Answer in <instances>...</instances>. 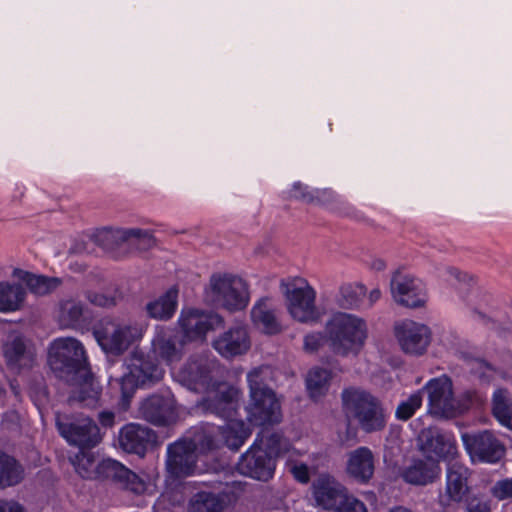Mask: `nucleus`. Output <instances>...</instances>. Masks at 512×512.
<instances>
[{"label": "nucleus", "mask_w": 512, "mask_h": 512, "mask_svg": "<svg viewBox=\"0 0 512 512\" xmlns=\"http://www.w3.org/2000/svg\"><path fill=\"white\" fill-rule=\"evenodd\" d=\"M49 363L60 378L81 384L79 395L74 394L70 401L96 400L98 391L93 387L92 377L88 374L86 352L79 340L72 337L55 339L50 346Z\"/></svg>", "instance_id": "obj_1"}, {"label": "nucleus", "mask_w": 512, "mask_h": 512, "mask_svg": "<svg viewBox=\"0 0 512 512\" xmlns=\"http://www.w3.org/2000/svg\"><path fill=\"white\" fill-rule=\"evenodd\" d=\"M206 397L203 400L204 408L227 420L221 427V434L225 444L231 449H239L250 436V428L242 421L234 418L241 391L227 383L214 382L208 391H204Z\"/></svg>", "instance_id": "obj_2"}, {"label": "nucleus", "mask_w": 512, "mask_h": 512, "mask_svg": "<svg viewBox=\"0 0 512 512\" xmlns=\"http://www.w3.org/2000/svg\"><path fill=\"white\" fill-rule=\"evenodd\" d=\"M325 335L334 354L342 357L357 356L368 339V324L356 314L337 312L326 322Z\"/></svg>", "instance_id": "obj_3"}, {"label": "nucleus", "mask_w": 512, "mask_h": 512, "mask_svg": "<svg viewBox=\"0 0 512 512\" xmlns=\"http://www.w3.org/2000/svg\"><path fill=\"white\" fill-rule=\"evenodd\" d=\"M71 462L82 478L111 479L135 494H142L147 489V484L142 478L116 460L105 459L97 463L93 453L80 451Z\"/></svg>", "instance_id": "obj_4"}, {"label": "nucleus", "mask_w": 512, "mask_h": 512, "mask_svg": "<svg viewBox=\"0 0 512 512\" xmlns=\"http://www.w3.org/2000/svg\"><path fill=\"white\" fill-rule=\"evenodd\" d=\"M342 403L346 417L356 421L364 432L381 431L386 426V414L380 401L367 391L345 389L342 392Z\"/></svg>", "instance_id": "obj_5"}, {"label": "nucleus", "mask_w": 512, "mask_h": 512, "mask_svg": "<svg viewBox=\"0 0 512 512\" xmlns=\"http://www.w3.org/2000/svg\"><path fill=\"white\" fill-rule=\"evenodd\" d=\"M205 301L235 312L245 309L250 301L247 283L230 273H214L204 289Z\"/></svg>", "instance_id": "obj_6"}, {"label": "nucleus", "mask_w": 512, "mask_h": 512, "mask_svg": "<svg viewBox=\"0 0 512 512\" xmlns=\"http://www.w3.org/2000/svg\"><path fill=\"white\" fill-rule=\"evenodd\" d=\"M145 326L135 321L103 320L93 330V335L106 353L120 355L140 341Z\"/></svg>", "instance_id": "obj_7"}, {"label": "nucleus", "mask_w": 512, "mask_h": 512, "mask_svg": "<svg viewBox=\"0 0 512 512\" xmlns=\"http://www.w3.org/2000/svg\"><path fill=\"white\" fill-rule=\"evenodd\" d=\"M317 506L334 512H368L364 502L350 494L347 488L329 474H321L312 484Z\"/></svg>", "instance_id": "obj_8"}, {"label": "nucleus", "mask_w": 512, "mask_h": 512, "mask_svg": "<svg viewBox=\"0 0 512 512\" xmlns=\"http://www.w3.org/2000/svg\"><path fill=\"white\" fill-rule=\"evenodd\" d=\"M427 394V413L434 418L449 420L463 414L467 407L454 395L453 382L447 375L430 379L422 388Z\"/></svg>", "instance_id": "obj_9"}, {"label": "nucleus", "mask_w": 512, "mask_h": 512, "mask_svg": "<svg viewBox=\"0 0 512 512\" xmlns=\"http://www.w3.org/2000/svg\"><path fill=\"white\" fill-rule=\"evenodd\" d=\"M281 291L286 299L287 310L298 322H315L319 318L316 307V291L304 278L282 280Z\"/></svg>", "instance_id": "obj_10"}, {"label": "nucleus", "mask_w": 512, "mask_h": 512, "mask_svg": "<svg viewBox=\"0 0 512 512\" xmlns=\"http://www.w3.org/2000/svg\"><path fill=\"white\" fill-rule=\"evenodd\" d=\"M163 374L161 367L143 354L134 352L129 359L127 372L119 381L123 401L128 402L137 387L150 386L159 382Z\"/></svg>", "instance_id": "obj_11"}, {"label": "nucleus", "mask_w": 512, "mask_h": 512, "mask_svg": "<svg viewBox=\"0 0 512 512\" xmlns=\"http://www.w3.org/2000/svg\"><path fill=\"white\" fill-rule=\"evenodd\" d=\"M393 334L401 351L413 357L425 355L432 342L431 328L412 319L397 321L393 326Z\"/></svg>", "instance_id": "obj_12"}, {"label": "nucleus", "mask_w": 512, "mask_h": 512, "mask_svg": "<svg viewBox=\"0 0 512 512\" xmlns=\"http://www.w3.org/2000/svg\"><path fill=\"white\" fill-rule=\"evenodd\" d=\"M218 370L215 359L207 356H197L189 359L176 373V380L189 390L195 392L208 391L215 382L214 377Z\"/></svg>", "instance_id": "obj_13"}, {"label": "nucleus", "mask_w": 512, "mask_h": 512, "mask_svg": "<svg viewBox=\"0 0 512 512\" xmlns=\"http://www.w3.org/2000/svg\"><path fill=\"white\" fill-rule=\"evenodd\" d=\"M56 426L60 435L71 445L92 448L102 440L99 427L89 417L69 419L57 415Z\"/></svg>", "instance_id": "obj_14"}, {"label": "nucleus", "mask_w": 512, "mask_h": 512, "mask_svg": "<svg viewBox=\"0 0 512 512\" xmlns=\"http://www.w3.org/2000/svg\"><path fill=\"white\" fill-rule=\"evenodd\" d=\"M196 448V442L187 439L168 445L165 469L170 479L186 478L197 472Z\"/></svg>", "instance_id": "obj_15"}, {"label": "nucleus", "mask_w": 512, "mask_h": 512, "mask_svg": "<svg viewBox=\"0 0 512 512\" xmlns=\"http://www.w3.org/2000/svg\"><path fill=\"white\" fill-rule=\"evenodd\" d=\"M420 450L437 460L455 462L458 455L457 442L454 435L437 427L423 429L418 437Z\"/></svg>", "instance_id": "obj_16"}, {"label": "nucleus", "mask_w": 512, "mask_h": 512, "mask_svg": "<svg viewBox=\"0 0 512 512\" xmlns=\"http://www.w3.org/2000/svg\"><path fill=\"white\" fill-rule=\"evenodd\" d=\"M223 318L217 313H208L198 309H183L178 318V325L187 341L204 340L210 330L223 325Z\"/></svg>", "instance_id": "obj_17"}, {"label": "nucleus", "mask_w": 512, "mask_h": 512, "mask_svg": "<svg viewBox=\"0 0 512 512\" xmlns=\"http://www.w3.org/2000/svg\"><path fill=\"white\" fill-rule=\"evenodd\" d=\"M469 477L470 471L466 466L459 462L448 463L445 487L438 496L439 505L447 508L465 501L470 494Z\"/></svg>", "instance_id": "obj_18"}, {"label": "nucleus", "mask_w": 512, "mask_h": 512, "mask_svg": "<svg viewBox=\"0 0 512 512\" xmlns=\"http://www.w3.org/2000/svg\"><path fill=\"white\" fill-rule=\"evenodd\" d=\"M390 289L393 299L399 305L419 308L427 302L425 285L412 275L395 273L391 279Z\"/></svg>", "instance_id": "obj_19"}, {"label": "nucleus", "mask_w": 512, "mask_h": 512, "mask_svg": "<svg viewBox=\"0 0 512 512\" xmlns=\"http://www.w3.org/2000/svg\"><path fill=\"white\" fill-rule=\"evenodd\" d=\"M463 445L473 461L495 463L503 455L504 449L499 440L485 430L475 434L464 433Z\"/></svg>", "instance_id": "obj_20"}, {"label": "nucleus", "mask_w": 512, "mask_h": 512, "mask_svg": "<svg viewBox=\"0 0 512 512\" xmlns=\"http://www.w3.org/2000/svg\"><path fill=\"white\" fill-rule=\"evenodd\" d=\"M138 414L154 425L170 424L177 418L175 399L171 395L149 396L140 403Z\"/></svg>", "instance_id": "obj_21"}, {"label": "nucleus", "mask_w": 512, "mask_h": 512, "mask_svg": "<svg viewBox=\"0 0 512 512\" xmlns=\"http://www.w3.org/2000/svg\"><path fill=\"white\" fill-rule=\"evenodd\" d=\"M275 466V460L258 445H253L238 462V470L241 474L261 481L272 478Z\"/></svg>", "instance_id": "obj_22"}, {"label": "nucleus", "mask_w": 512, "mask_h": 512, "mask_svg": "<svg viewBox=\"0 0 512 512\" xmlns=\"http://www.w3.org/2000/svg\"><path fill=\"white\" fill-rule=\"evenodd\" d=\"M247 420L252 425L276 424L281 421V407L275 393L250 396L246 406Z\"/></svg>", "instance_id": "obj_23"}, {"label": "nucleus", "mask_w": 512, "mask_h": 512, "mask_svg": "<svg viewBox=\"0 0 512 512\" xmlns=\"http://www.w3.org/2000/svg\"><path fill=\"white\" fill-rule=\"evenodd\" d=\"M212 345L222 357L230 359L246 354L251 341L246 327L236 325L216 337Z\"/></svg>", "instance_id": "obj_24"}, {"label": "nucleus", "mask_w": 512, "mask_h": 512, "mask_svg": "<svg viewBox=\"0 0 512 512\" xmlns=\"http://www.w3.org/2000/svg\"><path fill=\"white\" fill-rule=\"evenodd\" d=\"M155 440L156 435L153 430L137 423H129L119 432V445L129 453L144 455Z\"/></svg>", "instance_id": "obj_25"}, {"label": "nucleus", "mask_w": 512, "mask_h": 512, "mask_svg": "<svg viewBox=\"0 0 512 512\" xmlns=\"http://www.w3.org/2000/svg\"><path fill=\"white\" fill-rule=\"evenodd\" d=\"M440 473L441 468L437 460L416 458L400 470V477L410 485L426 486L433 483Z\"/></svg>", "instance_id": "obj_26"}, {"label": "nucleus", "mask_w": 512, "mask_h": 512, "mask_svg": "<svg viewBox=\"0 0 512 512\" xmlns=\"http://www.w3.org/2000/svg\"><path fill=\"white\" fill-rule=\"evenodd\" d=\"M250 315L253 325L261 332L274 335L282 331V325L277 315V307L271 298L263 297L256 301Z\"/></svg>", "instance_id": "obj_27"}, {"label": "nucleus", "mask_w": 512, "mask_h": 512, "mask_svg": "<svg viewBox=\"0 0 512 512\" xmlns=\"http://www.w3.org/2000/svg\"><path fill=\"white\" fill-rule=\"evenodd\" d=\"M374 455L368 447H358L347 454L346 473L361 484L368 483L374 475Z\"/></svg>", "instance_id": "obj_28"}, {"label": "nucleus", "mask_w": 512, "mask_h": 512, "mask_svg": "<svg viewBox=\"0 0 512 512\" xmlns=\"http://www.w3.org/2000/svg\"><path fill=\"white\" fill-rule=\"evenodd\" d=\"M3 354L7 365L14 370L31 367L34 361V352L18 333H11L7 337L3 345Z\"/></svg>", "instance_id": "obj_29"}, {"label": "nucleus", "mask_w": 512, "mask_h": 512, "mask_svg": "<svg viewBox=\"0 0 512 512\" xmlns=\"http://www.w3.org/2000/svg\"><path fill=\"white\" fill-rule=\"evenodd\" d=\"M152 352L167 364L177 362L183 356V344L177 343L170 329L157 326L151 341Z\"/></svg>", "instance_id": "obj_30"}, {"label": "nucleus", "mask_w": 512, "mask_h": 512, "mask_svg": "<svg viewBox=\"0 0 512 512\" xmlns=\"http://www.w3.org/2000/svg\"><path fill=\"white\" fill-rule=\"evenodd\" d=\"M178 304V289L169 288L164 294L146 305L148 315L156 320H169L175 313Z\"/></svg>", "instance_id": "obj_31"}, {"label": "nucleus", "mask_w": 512, "mask_h": 512, "mask_svg": "<svg viewBox=\"0 0 512 512\" xmlns=\"http://www.w3.org/2000/svg\"><path fill=\"white\" fill-rule=\"evenodd\" d=\"M26 297L25 289L17 283L0 282V312H15L22 308Z\"/></svg>", "instance_id": "obj_32"}, {"label": "nucleus", "mask_w": 512, "mask_h": 512, "mask_svg": "<svg viewBox=\"0 0 512 512\" xmlns=\"http://www.w3.org/2000/svg\"><path fill=\"white\" fill-rule=\"evenodd\" d=\"M491 410L502 426L512 428V395L507 389L498 388L493 392Z\"/></svg>", "instance_id": "obj_33"}, {"label": "nucleus", "mask_w": 512, "mask_h": 512, "mask_svg": "<svg viewBox=\"0 0 512 512\" xmlns=\"http://www.w3.org/2000/svg\"><path fill=\"white\" fill-rule=\"evenodd\" d=\"M332 380L331 371L319 367L311 369L306 376V388L310 398L319 400L325 396Z\"/></svg>", "instance_id": "obj_34"}, {"label": "nucleus", "mask_w": 512, "mask_h": 512, "mask_svg": "<svg viewBox=\"0 0 512 512\" xmlns=\"http://www.w3.org/2000/svg\"><path fill=\"white\" fill-rule=\"evenodd\" d=\"M113 238L118 242L136 246L141 250H147L155 245L152 233L140 228L117 229L113 232Z\"/></svg>", "instance_id": "obj_35"}, {"label": "nucleus", "mask_w": 512, "mask_h": 512, "mask_svg": "<svg viewBox=\"0 0 512 512\" xmlns=\"http://www.w3.org/2000/svg\"><path fill=\"white\" fill-rule=\"evenodd\" d=\"M23 477L21 465L13 457L0 452V487L17 485Z\"/></svg>", "instance_id": "obj_36"}, {"label": "nucleus", "mask_w": 512, "mask_h": 512, "mask_svg": "<svg viewBox=\"0 0 512 512\" xmlns=\"http://www.w3.org/2000/svg\"><path fill=\"white\" fill-rule=\"evenodd\" d=\"M83 305L81 302L69 299L60 302L57 320L62 328H73L81 321Z\"/></svg>", "instance_id": "obj_37"}, {"label": "nucleus", "mask_w": 512, "mask_h": 512, "mask_svg": "<svg viewBox=\"0 0 512 512\" xmlns=\"http://www.w3.org/2000/svg\"><path fill=\"white\" fill-rule=\"evenodd\" d=\"M272 378V370L269 366H260L254 368L247 374L249 385V396L274 393L269 387L268 382Z\"/></svg>", "instance_id": "obj_38"}, {"label": "nucleus", "mask_w": 512, "mask_h": 512, "mask_svg": "<svg viewBox=\"0 0 512 512\" xmlns=\"http://www.w3.org/2000/svg\"><path fill=\"white\" fill-rule=\"evenodd\" d=\"M29 290L39 296H43L56 290L62 283L60 278L36 275L26 272L23 277Z\"/></svg>", "instance_id": "obj_39"}, {"label": "nucleus", "mask_w": 512, "mask_h": 512, "mask_svg": "<svg viewBox=\"0 0 512 512\" xmlns=\"http://www.w3.org/2000/svg\"><path fill=\"white\" fill-rule=\"evenodd\" d=\"M366 292L367 289L363 284H343L339 289L338 304L346 309H354L359 306Z\"/></svg>", "instance_id": "obj_40"}, {"label": "nucleus", "mask_w": 512, "mask_h": 512, "mask_svg": "<svg viewBox=\"0 0 512 512\" xmlns=\"http://www.w3.org/2000/svg\"><path fill=\"white\" fill-rule=\"evenodd\" d=\"M254 445L263 447L274 460L276 457L285 453L291 455L294 450L291 449L289 441L278 433H272L263 437L259 442L254 443Z\"/></svg>", "instance_id": "obj_41"}, {"label": "nucleus", "mask_w": 512, "mask_h": 512, "mask_svg": "<svg viewBox=\"0 0 512 512\" xmlns=\"http://www.w3.org/2000/svg\"><path fill=\"white\" fill-rule=\"evenodd\" d=\"M222 501L214 494L197 493L190 501L189 512H223Z\"/></svg>", "instance_id": "obj_42"}, {"label": "nucleus", "mask_w": 512, "mask_h": 512, "mask_svg": "<svg viewBox=\"0 0 512 512\" xmlns=\"http://www.w3.org/2000/svg\"><path fill=\"white\" fill-rule=\"evenodd\" d=\"M422 403L423 393L420 389L409 395L406 399L402 400L398 404L395 411L396 418L402 421L410 419L416 413V411L420 409Z\"/></svg>", "instance_id": "obj_43"}, {"label": "nucleus", "mask_w": 512, "mask_h": 512, "mask_svg": "<svg viewBox=\"0 0 512 512\" xmlns=\"http://www.w3.org/2000/svg\"><path fill=\"white\" fill-rule=\"evenodd\" d=\"M325 196H332V192L330 190L313 191L310 190L307 185H304L300 182L294 183L290 190L291 198H295L307 203L315 202Z\"/></svg>", "instance_id": "obj_44"}, {"label": "nucleus", "mask_w": 512, "mask_h": 512, "mask_svg": "<svg viewBox=\"0 0 512 512\" xmlns=\"http://www.w3.org/2000/svg\"><path fill=\"white\" fill-rule=\"evenodd\" d=\"M298 454L296 450H293L289 456L288 469L298 482L306 484L310 480V469L307 464L293 460V456Z\"/></svg>", "instance_id": "obj_45"}, {"label": "nucleus", "mask_w": 512, "mask_h": 512, "mask_svg": "<svg viewBox=\"0 0 512 512\" xmlns=\"http://www.w3.org/2000/svg\"><path fill=\"white\" fill-rule=\"evenodd\" d=\"M491 493L500 501L509 500L512 502V478L497 481L491 488Z\"/></svg>", "instance_id": "obj_46"}, {"label": "nucleus", "mask_w": 512, "mask_h": 512, "mask_svg": "<svg viewBox=\"0 0 512 512\" xmlns=\"http://www.w3.org/2000/svg\"><path fill=\"white\" fill-rule=\"evenodd\" d=\"M86 298L91 304L103 308H109L116 304V299L111 294L89 291L86 294Z\"/></svg>", "instance_id": "obj_47"}, {"label": "nucleus", "mask_w": 512, "mask_h": 512, "mask_svg": "<svg viewBox=\"0 0 512 512\" xmlns=\"http://www.w3.org/2000/svg\"><path fill=\"white\" fill-rule=\"evenodd\" d=\"M325 340L326 335H322L321 333L308 334L304 338V350L309 353L316 352L323 345Z\"/></svg>", "instance_id": "obj_48"}, {"label": "nucleus", "mask_w": 512, "mask_h": 512, "mask_svg": "<svg viewBox=\"0 0 512 512\" xmlns=\"http://www.w3.org/2000/svg\"><path fill=\"white\" fill-rule=\"evenodd\" d=\"M442 277L445 281L450 283H453L454 281L459 283H466L469 278L467 274L462 273L460 270L454 267L445 268Z\"/></svg>", "instance_id": "obj_49"}, {"label": "nucleus", "mask_w": 512, "mask_h": 512, "mask_svg": "<svg viewBox=\"0 0 512 512\" xmlns=\"http://www.w3.org/2000/svg\"><path fill=\"white\" fill-rule=\"evenodd\" d=\"M474 369L481 378L490 379L494 374L492 366L483 360L476 361Z\"/></svg>", "instance_id": "obj_50"}, {"label": "nucleus", "mask_w": 512, "mask_h": 512, "mask_svg": "<svg viewBox=\"0 0 512 512\" xmlns=\"http://www.w3.org/2000/svg\"><path fill=\"white\" fill-rule=\"evenodd\" d=\"M489 507L485 502L478 499H472L468 502L465 512H489Z\"/></svg>", "instance_id": "obj_51"}, {"label": "nucleus", "mask_w": 512, "mask_h": 512, "mask_svg": "<svg viewBox=\"0 0 512 512\" xmlns=\"http://www.w3.org/2000/svg\"><path fill=\"white\" fill-rule=\"evenodd\" d=\"M0 512H25L24 508L15 501L0 499Z\"/></svg>", "instance_id": "obj_52"}, {"label": "nucleus", "mask_w": 512, "mask_h": 512, "mask_svg": "<svg viewBox=\"0 0 512 512\" xmlns=\"http://www.w3.org/2000/svg\"><path fill=\"white\" fill-rule=\"evenodd\" d=\"M99 421L104 427H112L114 425L115 415L111 411H102L99 413Z\"/></svg>", "instance_id": "obj_53"}, {"label": "nucleus", "mask_w": 512, "mask_h": 512, "mask_svg": "<svg viewBox=\"0 0 512 512\" xmlns=\"http://www.w3.org/2000/svg\"><path fill=\"white\" fill-rule=\"evenodd\" d=\"M477 297V293L471 292L468 299L467 304L469 307H471L472 312L474 315L480 319H483L485 317V314L481 311H479L477 308L474 307V299ZM464 301H466V298H463Z\"/></svg>", "instance_id": "obj_54"}, {"label": "nucleus", "mask_w": 512, "mask_h": 512, "mask_svg": "<svg viewBox=\"0 0 512 512\" xmlns=\"http://www.w3.org/2000/svg\"><path fill=\"white\" fill-rule=\"evenodd\" d=\"M368 265L374 271H383L386 268V262L381 258H372Z\"/></svg>", "instance_id": "obj_55"}, {"label": "nucleus", "mask_w": 512, "mask_h": 512, "mask_svg": "<svg viewBox=\"0 0 512 512\" xmlns=\"http://www.w3.org/2000/svg\"><path fill=\"white\" fill-rule=\"evenodd\" d=\"M380 298H381V291L378 288L373 289L369 293V301H370L371 305H373L375 302H377Z\"/></svg>", "instance_id": "obj_56"}, {"label": "nucleus", "mask_w": 512, "mask_h": 512, "mask_svg": "<svg viewBox=\"0 0 512 512\" xmlns=\"http://www.w3.org/2000/svg\"><path fill=\"white\" fill-rule=\"evenodd\" d=\"M389 512H412L410 509H407L402 506L394 507Z\"/></svg>", "instance_id": "obj_57"}, {"label": "nucleus", "mask_w": 512, "mask_h": 512, "mask_svg": "<svg viewBox=\"0 0 512 512\" xmlns=\"http://www.w3.org/2000/svg\"><path fill=\"white\" fill-rule=\"evenodd\" d=\"M214 447H215L214 440L209 438L208 442H207V445H206V448L207 449H213Z\"/></svg>", "instance_id": "obj_58"}]
</instances>
